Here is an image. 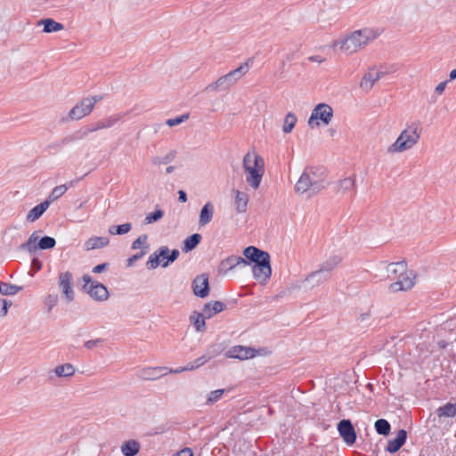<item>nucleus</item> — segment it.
<instances>
[{"label":"nucleus","mask_w":456,"mask_h":456,"mask_svg":"<svg viewBox=\"0 0 456 456\" xmlns=\"http://www.w3.org/2000/svg\"><path fill=\"white\" fill-rule=\"evenodd\" d=\"M326 179L327 170L325 167L321 166L306 167L295 185V191L301 194L307 191L316 194L327 187Z\"/></svg>","instance_id":"f257e3e1"},{"label":"nucleus","mask_w":456,"mask_h":456,"mask_svg":"<svg viewBox=\"0 0 456 456\" xmlns=\"http://www.w3.org/2000/svg\"><path fill=\"white\" fill-rule=\"evenodd\" d=\"M422 131L420 120L415 119L407 122L396 140L388 146L387 152L394 154L411 150L419 142Z\"/></svg>","instance_id":"f03ea898"},{"label":"nucleus","mask_w":456,"mask_h":456,"mask_svg":"<svg viewBox=\"0 0 456 456\" xmlns=\"http://www.w3.org/2000/svg\"><path fill=\"white\" fill-rule=\"evenodd\" d=\"M376 37L377 33L374 30L365 28L352 32L344 39L334 41L332 45L333 47L339 46L340 50L346 54H352Z\"/></svg>","instance_id":"7ed1b4c3"},{"label":"nucleus","mask_w":456,"mask_h":456,"mask_svg":"<svg viewBox=\"0 0 456 456\" xmlns=\"http://www.w3.org/2000/svg\"><path fill=\"white\" fill-rule=\"evenodd\" d=\"M243 168L246 174V182L252 189H258L265 173L263 158L255 151L248 152L243 158Z\"/></svg>","instance_id":"20e7f679"},{"label":"nucleus","mask_w":456,"mask_h":456,"mask_svg":"<svg viewBox=\"0 0 456 456\" xmlns=\"http://www.w3.org/2000/svg\"><path fill=\"white\" fill-rule=\"evenodd\" d=\"M248 70V63H243L237 69L230 71L224 76L220 77L216 81L206 86V91H225L231 88L243 75Z\"/></svg>","instance_id":"39448f33"},{"label":"nucleus","mask_w":456,"mask_h":456,"mask_svg":"<svg viewBox=\"0 0 456 456\" xmlns=\"http://www.w3.org/2000/svg\"><path fill=\"white\" fill-rule=\"evenodd\" d=\"M56 240L50 236H44L39 239L38 232L35 231L30 234L26 242L20 246V248L28 251L31 256H34L38 249L46 250L54 248Z\"/></svg>","instance_id":"423d86ee"},{"label":"nucleus","mask_w":456,"mask_h":456,"mask_svg":"<svg viewBox=\"0 0 456 456\" xmlns=\"http://www.w3.org/2000/svg\"><path fill=\"white\" fill-rule=\"evenodd\" d=\"M395 71L394 66H379V68L372 67L363 75L361 82L360 88L364 92H370L375 83L384 76Z\"/></svg>","instance_id":"0eeeda50"},{"label":"nucleus","mask_w":456,"mask_h":456,"mask_svg":"<svg viewBox=\"0 0 456 456\" xmlns=\"http://www.w3.org/2000/svg\"><path fill=\"white\" fill-rule=\"evenodd\" d=\"M102 100V95L83 98L69 112V117L72 120H80L88 116L94 110L95 104Z\"/></svg>","instance_id":"6e6552de"},{"label":"nucleus","mask_w":456,"mask_h":456,"mask_svg":"<svg viewBox=\"0 0 456 456\" xmlns=\"http://www.w3.org/2000/svg\"><path fill=\"white\" fill-rule=\"evenodd\" d=\"M83 289L89 294V296L96 301H105L109 297V291L107 288L101 282L93 281L92 278L85 274L83 276Z\"/></svg>","instance_id":"1a4fd4ad"},{"label":"nucleus","mask_w":456,"mask_h":456,"mask_svg":"<svg viewBox=\"0 0 456 456\" xmlns=\"http://www.w3.org/2000/svg\"><path fill=\"white\" fill-rule=\"evenodd\" d=\"M333 116L332 108L326 103H319L312 111L308 119V125L311 127L319 126L321 120L324 125H328Z\"/></svg>","instance_id":"9d476101"},{"label":"nucleus","mask_w":456,"mask_h":456,"mask_svg":"<svg viewBox=\"0 0 456 456\" xmlns=\"http://www.w3.org/2000/svg\"><path fill=\"white\" fill-rule=\"evenodd\" d=\"M58 286L61 290L67 302H72L75 298L74 281L72 273L66 271L60 273L58 276Z\"/></svg>","instance_id":"9b49d317"},{"label":"nucleus","mask_w":456,"mask_h":456,"mask_svg":"<svg viewBox=\"0 0 456 456\" xmlns=\"http://www.w3.org/2000/svg\"><path fill=\"white\" fill-rule=\"evenodd\" d=\"M415 284V275L412 271L401 273L398 280L389 286L391 292L405 291L411 289Z\"/></svg>","instance_id":"f8f14e48"},{"label":"nucleus","mask_w":456,"mask_h":456,"mask_svg":"<svg viewBox=\"0 0 456 456\" xmlns=\"http://www.w3.org/2000/svg\"><path fill=\"white\" fill-rule=\"evenodd\" d=\"M252 273L255 279L258 280L260 282H266L272 275L270 256L254 264Z\"/></svg>","instance_id":"ddd939ff"},{"label":"nucleus","mask_w":456,"mask_h":456,"mask_svg":"<svg viewBox=\"0 0 456 456\" xmlns=\"http://www.w3.org/2000/svg\"><path fill=\"white\" fill-rule=\"evenodd\" d=\"M340 436L346 444L352 445L356 441V432L350 419H342L338 424Z\"/></svg>","instance_id":"4468645a"},{"label":"nucleus","mask_w":456,"mask_h":456,"mask_svg":"<svg viewBox=\"0 0 456 456\" xmlns=\"http://www.w3.org/2000/svg\"><path fill=\"white\" fill-rule=\"evenodd\" d=\"M191 288L196 297H207L209 294L208 276L205 273L196 276L192 281Z\"/></svg>","instance_id":"2eb2a0df"},{"label":"nucleus","mask_w":456,"mask_h":456,"mask_svg":"<svg viewBox=\"0 0 456 456\" xmlns=\"http://www.w3.org/2000/svg\"><path fill=\"white\" fill-rule=\"evenodd\" d=\"M169 248L167 246L159 247L154 251L150 256L146 263L147 268L150 270L156 269L159 265L162 266V264L167 260Z\"/></svg>","instance_id":"dca6fc26"},{"label":"nucleus","mask_w":456,"mask_h":456,"mask_svg":"<svg viewBox=\"0 0 456 456\" xmlns=\"http://www.w3.org/2000/svg\"><path fill=\"white\" fill-rule=\"evenodd\" d=\"M167 367H145L137 372V377L143 380H155L168 372Z\"/></svg>","instance_id":"f3484780"},{"label":"nucleus","mask_w":456,"mask_h":456,"mask_svg":"<svg viewBox=\"0 0 456 456\" xmlns=\"http://www.w3.org/2000/svg\"><path fill=\"white\" fill-rule=\"evenodd\" d=\"M225 355L228 358L246 360L253 358L256 355V350L252 347L234 346L225 353Z\"/></svg>","instance_id":"a211bd4d"},{"label":"nucleus","mask_w":456,"mask_h":456,"mask_svg":"<svg viewBox=\"0 0 456 456\" xmlns=\"http://www.w3.org/2000/svg\"><path fill=\"white\" fill-rule=\"evenodd\" d=\"M240 265L247 266L249 265V263L242 256H230L221 261L220 272L226 273Z\"/></svg>","instance_id":"6ab92c4d"},{"label":"nucleus","mask_w":456,"mask_h":456,"mask_svg":"<svg viewBox=\"0 0 456 456\" xmlns=\"http://www.w3.org/2000/svg\"><path fill=\"white\" fill-rule=\"evenodd\" d=\"M76 369L71 363H64L56 366L54 369L48 371V379L53 381L54 377L58 378H69L75 374Z\"/></svg>","instance_id":"aec40b11"},{"label":"nucleus","mask_w":456,"mask_h":456,"mask_svg":"<svg viewBox=\"0 0 456 456\" xmlns=\"http://www.w3.org/2000/svg\"><path fill=\"white\" fill-rule=\"evenodd\" d=\"M407 439V432L404 429H400L397 432L396 437L387 442L386 450L390 453L398 452L401 447L405 444Z\"/></svg>","instance_id":"412c9836"},{"label":"nucleus","mask_w":456,"mask_h":456,"mask_svg":"<svg viewBox=\"0 0 456 456\" xmlns=\"http://www.w3.org/2000/svg\"><path fill=\"white\" fill-rule=\"evenodd\" d=\"M243 255L248 263L253 262L254 264L260 261V259L270 256L268 252L261 250L254 246L247 247L243 250Z\"/></svg>","instance_id":"4be33fe9"},{"label":"nucleus","mask_w":456,"mask_h":456,"mask_svg":"<svg viewBox=\"0 0 456 456\" xmlns=\"http://www.w3.org/2000/svg\"><path fill=\"white\" fill-rule=\"evenodd\" d=\"M226 305L221 301H210L203 306L202 312L207 319L211 318L216 314L221 313L225 309Z\"/></svg>","instance_id":"5701e85b"},{"label":"nucleus","mask_w":456,"mask_h":456,"mask_svg":"<svg viewBox=\"0 0 456 456\" xmlns=\"http://www.w3.org/2000/svg\"><path fill=\"white\" fill-rule=\"evenodd\" d=\"M348 191L355 193V177L354 175L341 179L337 185V193L345 194Z\"/></svg>","instance_id":"b1692460"},{"label":"nucleus","mask_w":456,"mask_h":456,"mask_svg":"<svg viewBox=\"0 0 456 456\" xmlns=\"http://www.w3.org/2000/svg\"><path fill=\"white\" fill-rule=\"evenodd\" d=\"M109 243H110V240L107 237L94 236V237L89 238L85 242V248H86V250H93V249H96V248H104L107 245H109Z\"/></svg>","instance_id":"393cba45"},{"label":"nucleus","mask_w":456,"mask_h":456,"mask_svg":"<svg viewBox=\"0 0 456 456\" xmlns=\"http://www.w3.org/2000/svg\"><path fill=\"white\" fill-rule=\"evenodd\" d=\"M235 194V208L238 213H245L248 203V195L238 190L233 191Z\"/></svg>","instance_id":"a878e982"},{"label":"nucleus","mask_w":456,"mask_h":456,"mask_svg":"<svg viewBox=\"0 0 456 456\" xmlns=\"http://www.w3.org/2000/svg\"><path fill=\"white\" fill-rule=\"evenodd\" d=\"M49 208V201H43L42 203L34 207L27 215V220L28 222H35L39 219L42 215Z\"/></svg>","instance_id":"bb28decb"},{"label":"nucleus","mask_w":456,"mask_h":456,"mask_svg":"<svg viewBox=\"0 0 456 456\" xmlns=\"http://www.w3.org/2000/svg\"><path fill=\"white\" fill-rule=\"evenodd\" d=\"M214 215V206L212 203H206L200 210L199 224L204 226L211 222Z\"/></svg>","instance_id":"cd10ccee"},{"label":"nucleus","mask_w":456,"mask_h":456,"mask_svg":"<svg viewBox=\"0 0 456 456\" xmlns=\"http://www.w3.org/2000/svg\"><path fill=\"white\" fill-rule=\"evenodd\" d=\"M330 276L328 273H326V272H324L323 270H322L321 267H319L318 270L310 273L306 276L305 281H314V285H319L321 283L327 281L330 279Z\"/></svg>","instance_id":"c85d7f7f"},{"label":"nucleus","mask_w":456,"mask_h":456,"mask_svg":"<svg viewBox=\"0 0 456 456\" xmlns=\"http://www.w3.org/2000/svg\"><path fill=\"white\" fill-rule=\"evenodd\" d=\"M342 262V257L338 255H332L330 257H328L325 261H323L320 267L322 270L326 272L330 275V273L337 268L339 264Z\"/></svg>","instance_id":"c756f323"},{"label":"nucleus","mask_w":456,"mask_h":456,"mask_svg":"<svg viewBox=\"0 0 456 456\" xmlns=\"http://www.w3.org/2000/svg\"><path fill=\"white\" fill-rule=\"evenodd\" d=\"M140 444L135 440L126 441L121 445V452L125 456H134L139 452Z\"/></svg>","instance_id":"7c9ffc66"},{"label":"nucleus","mask_w":456,"mask_h":456,"mask_svg":"<svg viewBox=\"0 0 456 456\" xmlns=\"http://www.w3.org/2000/svg\"><path fill=\"white\" fill-rule=\"evenodd\" d=\"M206 316H204V313H199L194 311L190 316V321L194 326L197 331H204L206 330Z\"/></svg>","instance_id":"2f4dec72"},{"label":"nucleus","mask_w":456,"mask_h":456,"mask_svg":"<svg viewBox=\"0 0 456 456\" xmlns=\"http://www.w3.org/2000/svg\"><path fill=\"white\" fill-rule=\"evenodd\" d=\"M202 237L200 233H193L183 240V251L187 253L194 249L200 242Z\"/></svg>","instance_id":"473e14b6"},{"label":"nucleus","mask_w":456,"mask_h":456,"mask_svg":"<svg viewBox=\"0 0 456 456\" xmlns=\"http://www.w3.org/2000/svg\"><path fill=\"white\" fill-rule=\"evenodd\" d=\"M38 23L44 25L43 31L45 33L57 32V31L62 30L64 28V26L61 23L57 22L54 20L50 19V18L41 20Z\"/></svg>","instance_id":"72a5a7b5"},{"label":"nucleus","mask_w":456,"mask_h":456,"mask_svg":"<svg viewBox=\"0 0 456 456\" xmlns=\"http://www.w3.org/2000/svg\"><path fill=\"white\" fill-rule=\"evenodd\" d=\"M436 414L439 418H452L456 416V403H447L436 410Z\"/></svg>","instance_id":"f704fd0d"},{"label":"nucleus","mask_w":456,"mask_h":456,"mask_svg":"<svg viewBox=\"0 0 456 456\" xmlns=\"http://www.w3.org/2000/svg\"><path fill=\"white\" fill-rule=\"evenodd\" d=\"M22 289V287L0 281V294L4 296H12Z\"/></svg>","instance_id":"c9c22d12"},{"label":"nucleus","mask_w":456,"mask_h":456,"mask_svg":"<svg viewBox=\"0 0 456 456\" xmlns=\"http://www.w3.org/2000/svg\"><path fill=\"white\" fill-rule=\"evenodd\" d=\"M376 432L379 435L387 436L390 433L391 426L387 419H379L374 424Z\"/></svg>","instance_id":"e433bc0d"},{"label":"nucleus","mask_w":456,"mask_h":456,"mask_svg":"<svg viewBox=\"0 0 456 456\" xmlns=\"http://www.w3.org/2000/svg\"><path fill=\"white\" fill-rule=\"evenodd\" d=\"M132 229L130 223H126L119 225H111L109 228V233L111 235H122L129 232Z\"/></svg>","instance_id":"4c0bfd02"},{"label":"nucleus","mask_w":456,"mask_h":456,"mask_svg":"<svg viewBox=\"0 0 456 456\" xmlns=\"http://www.w3.org/2000/svg\"><path fill=\"white\" fill-rule=\"evenodd\" d=\"M224 349V347L223 344H221V343L212 344L207 348V350L205 352V355L207 357H209V361H210L211 359L223 353Z\"/></svg>","instance_id":"58836bf2"},{"label":"nucleus","mask_w":456,"mask_h":456,"mask_svg":"<svg viewBox=\"0 0 456 456\" xmlns=\"http://www.w3.org/2000/svg\"><path fill=\"white\" fill-rule=\"evenodd\" d=\"M67 190L68 186L66 184L56 186L55 188L53 189L48 199L45 200V201H49L50 205L52 202L61 197L67 191Z\"/></svg>","instance_id":"ea45409f"},{"label":"nucleus","mask_w":456,"mask_h":456,"mask_svg":"<svg viewBox=\"0 0 456 456\" xmlns=\"http://www.w3.org/2000/svg\"><path fill=\"white\" fill-rule=\"evenodd\" d=\"M297 117L294 113L292 112H289L286 117H285V119H284V124H283V127H282V130L285 134H289L292 131V129L294 128L296 123H297Z\"/></svg>","instance_id":"a19ab883"},{"label":"nucleus","mask_w":456,"mask_h":456,"mask_svg":"<svg viewBox=\"0 0 456 456\" xmlns=\"http://www.w3.org/2000/svg\"><path fill=\"white\" fill-rule=\"evenodd\" d=\"M175 158V151H170L164 157L157 156V157L152 158L151 162L155 166L166 165V164H168L171 161H173Z\"/></svg>","instance_id":"79ce46f5"},{"label":"nucleus","mask_w":456,"mask_h":456,"mask_svg":"<svg viewBox=\"0 0 456 456\" xmlns=\"http://www.w3.org/2000/svg\"><path fill=\"white\" fill-rule=\"evenodd\" d=\"M83 140V134L79 133V131H76L70 134H68L61 139H60V143L64 146H67L76 141Z\"/></svg>","instance_id":"37998d69"},{"label":"nucleus","mask_w":456,"mask_h":456,"mask_svg":"<svg viewBox=\"0 0 456 456\" xmlns=\"http://www.w3.org/2000/svg\"><path fill=\"white\" fill-rule=\"evenodd\" d=\"M126 115V113H117V114H112V115L105 118L104 122H105L106 129L114 126Z\"/></svg>","instance_id":"c03bdc74"},{"label":"nucleus","mask_w":456,"mask_h":456,"mask_svg":"<svg viewBox=\"0 0 456 456\" xmlns=\"http://www.w3.org/2000/svg\"><path fill=\"white\" fill-rule=\"evenodd\" d=\"M406 267H407V265L403 261L397 262V263H390L387 265V272L394 273V274H396L398 273H401L406 270Z\"/></svg>","instance_id":"a18cd8bd"},{"label":"nucleus","mask_w":456,"mask_h":456,"mask_svg":"<svg viewBox=\"0 0 456 456\" xmlns=\"http://www.w3.org/2000/svg\"><path fill=\"white\" fill-rule=\"evenodd\" d=\"M164 216V212L161 209H156L154 212L150 213L146 216L144 219V224H149L155 223L161 219Z\"/></svg>","instance_id":"49530a36"},{"label":"nucleus","mask_w":456,"mask_h":456,"mask_svg":"<svg viewBox=\"0 0 456 456\" xmlns=\"http://www.w3.org/2000/svg\"><path fill=\"white\" fill-rule=\"evenodd\" d=\"M148 248H149V246L146 245L145 247H142V250L139 253H136V254L133 255L132 256H130L129 258H127L126 266L131 267L132 265H134V264L136 261L141 259L147 253Z\"/></svg>","instance_id":"de8ad7c7"},{"label":"nucleus","mask_w":456,"mask_h":456,"mask_svg":"<svg viewBox=\"0 0 456 456\" xmlns=\"http://www.w3.org/2000/svg\"><path fill=\"white\" fill-rule=\"evenodd\" d=\"M189 118V114H183L174 118H169L166 121V124L168 126H175L180 125L181 123L186 121Z\"/></svg>","instance_id":"09e8293b"},{"label":"nucleus","mask_w":456,"mask_h":456,"mask_svg":"<svg viewBox=\"0 0 456 456\" xmlns=\"http://www.w3.org/2000/svg\"><path fill=\"white\" fill-rule=\"evenodd\" d=\"M224 393V389H217L209 393L207 403L211 404L217 402Z\"/></svg>","instance_id":"8fccbe9b"},{"label":"nucleus","mask_w":456,"mask_h":456,"mask_svg":"<svg viewBox=\"0 0 456 456\" xmlns=\"http://www.w3.org/2000/svg\"><path fill=\"white\" fill-rule=\"evenodd\" d=\"M59 301L57 295H48L45 299V305L47 307V311L51 312L52 309L57 305Z\"/></svg>","instance_id":"3c124183"},{"label":"nucleus","mask_w":456,"mask_h":456,"mask_svg":"<svg viewBox=\"0 0 456 456\" xmlns=\"http://www.w3.org/2000/svg\"><path fill=\"white\" fill-rule=\"evenodd\" d=\"M179 255H180V252L178 249L175 248L171 251L169 250L167 260H166L162 264V267H164V268L167 267L171 263L175 262L178 258Z\"/></svg>","instance_id":"603ef678"},{"label":"nucleus","mask_w":456,"mask_h":456,"mask_svg":"<svg viewBox=\"0 0 456 456\" xmlns=\"http://www.w3.org/2000/svg\"><path fill=\"white\" fill-rule=\"evenodd\" d=\"M62 147L63 145L60 143V140H57L49 143L46 146V149L48 150L50 154H56L61 150Z\"/></svg>","instance_id":"864d4df0"},{"label":"nucleus","mask_w":456,"mask_h":456,"mask_svg":"<svg viewBox=\"0 0 456 456\" xmlns=\"http://www.w3.org/2000/svg\"><path fill=\"white\" fill-rule=\"evenodd\" d=\"M194 370H196V367H195L194 363L192 362H191L184 367H180L177 369H169L168 373H181L183 371H191Z\"/></svg>","instance_id":"5fc2aeb1"},{"label":"nucleus","mask_w":456,"mask_h":456,"mask_svg":"<svg viewBox=\"0 0 456 456\" xmlns=\"http://www.w3.org/2000/svg\"><path fill=\"white\" fill-rule=\"evenodd\" d=\"M147 240H148V236L146 234H142V235L139 236L135 240L133 241L131 248L133 249H137V248L142 247L143 244H146Z\"/></svg>","instance_id":"6e6d98bb"},{"label":"nucleus","mask_w":456,"mask_h":456,"mask_svg":"<svg viewBox=\"0 0 456 456\" xmlns=\"http://www.w3.org/2000/svg\"><path fill=\"white\" fill-rule=\"evenodd\" d=\"M41 268H42V262L37 257L34 256L32 258L31 265H30V272L32 271L33 273H30V275L33 276L37 272L41 270Z\"/></svg>","instance_id":"4d7b16f0"},{"label":"nucleus","mask_w":456,"mask_h":456,"mask_svg":"<svg viewBox=\"0 0 456 456\" xmlns=\"http://www.w3.org/2000/svg\"><path fill=\"white\" fill-rule=\"evenodd\" d=\"M102 343H103L102 338L91 339V340H87L85 343V347L86 349L91 350V349L94 348L95 346L102 345Z\"/></svg>","instance_id":"13d9d810"},{"label":"nucleus","mask_w":456,"mask_h":456,"mask_svg":"<svg viewBox=\"0 0 456 456\" xmlns=\"http://www.w3.org/2000/svg\"><path fill=\"white\" fill-rule=\"evenodd\" d=\"M419 330L422 332L421 334L419 335V338H429L431 332L426 329V327L424 326L423 323H419L417 326L416 332H418Z\"/></svg>","instance_id":"bf43d9fd"},{"label":"nucleus","mask_w":456,"mask_h":456,"mask_svg":"<svg viewBox=\"0 0 456 456\" xmlns=\"http://www.w3.org/2000/svg\"><path fill=\"white\" fill-rule=\"evenodd\" d=\"M78 131H79L80 134H83V139H84L89 134L98 131V129H96V126L94 124H92V125L88 126L87 127H86L84 129H80Z\"/></svg>","instance_id":"052dcab7"},{"label":"nucleus","mask_w":456,"mask_h":456,"mask_svg":"<svg viewBox=\"0 0 456 456\" xmlns=\"http://www.w3.org/2000/svg\"><path fill=\"white\" fill-rule=\"evenodd\" d=\"M208 362H209V357H207L205 355V354L203 355H201L200 357L197 358L196 360H194L192 362L194 363L196 369L200 368V366L204 365L205 363H207Z\"/></svg>","instance_id":"680f3d73"},{"label":"nucleus","mask_w":456,"mask_h":456,"mask_svg":"<svg viewBox=\"0 0 456 456\" xmlns=\"http://www.w3.org/2000/svg\"><path fill=\"white\" fill-rule=\"evenodd\" d=\"M448 84V80H445V81H443L441 83H439L436 87L435 88V92L437 94H443V93L444 92L445 90V87Z\"/></svg>","instance_id":"e2e57ef3"},{"label":"nucleus","mask_w":456,"mask_h":456,"mask_svg":"<svg viewBox=\"0 0 456 456\" xmlns=\"http://www.w3.org/2000/svg\"><path fill=\"white\" fill-rule=\"evenodd\" d=\"M175 456H193V452L191 448L185 447L177 452Z\"/></svg>","instance_id":"0e129e2a"},{"label":"nucleus","mask_w":456,"mask_h":456,"mask_svg":"<svg viewBox=\"0 0 456 456\" xmlns=\"http://www.w3.org/2000/svg\"><path fill=\"white\" fill-rule=\"evenodd\" d=\"M108 266H109L108 263H103V264L98 265L93 268V273H100L105 271Z\"/></svg>","instance_id":"69168bd1"},{"label":"nucleus","mask_w":456,"mask_h":456,"mask_svg":"<svg viewBox=\"0 0 456 456\" xmlns=\"http://www.w3.org/2000/svg\"><path fill=\"white\" fill-rule=\"evenodd\" d=\"M178 200L180 202H183V203L187 201V194L184 191L180 190L178 191Z\"/></svg>","instance_id":"338daca9"},{"label":"nucleus","mask_w":456,"mask_h":456,"mask_svg":"<svg viewBox=\"0 0 456 456\" xmlns=\"http://www.w3.org/2000/svg\"><path fill=\"white\" fill-rule=\"evenodd\" d=\"M0 302L3 305L4 313H8V308L11 306L12 302L7 301L6 299H4V298L0 299Z\"/></svg>","instance_id":"774afa93"}]
</instances>
